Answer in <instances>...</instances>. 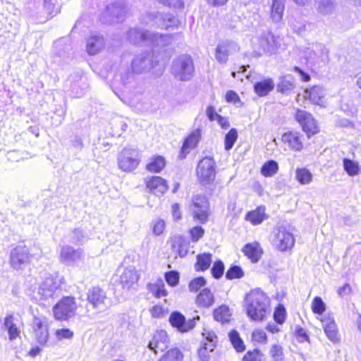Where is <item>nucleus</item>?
<instances>
[{"mask_svg": "<svg viewBox=\"0 0 361 361\" xmlns=\"http://www.w3.org/2000/svg\"><path fill=\"white\" fill-rule=\"evenodd\" d=\"M244 307L252 320L260 322L266 318L269 312V300L264 292L255 289L246 294Z\"/></svg>", "mask_w": 361, "mask_h": 361, "instance_id": "1", "label": "nucleus"}, {"mask_svg": "<svg viewBox=\"0 0 361 361\" xmlns=\"http://www.w3.org/2000/svg\"><path fill=\"white\" fill-rule=\"evenodd\" d=\"M140 151L133 147H123L117 157L118 169L126 173H130L137 169L141 163Z\"/></svg>", "mask_w": 361, "mask_h": 361, "instance_id": "2", "label": "nucleus"}, {"mask_svg": "<svg viewBox=\"0 0 361 361\" xmlns=\"http://www.w3.org/2000/svg\"><path fill=\"white\" fill-rule=\"evenodd\" d=\"M195 67L192 57L183 54L173 59L171 73L173 77L180 81H188L194 75Z\"/></svg>", "mask_w": 361, "mask_h": 361, "instance_id": "3", "label": "nucleus"}, {"mask_svg": "<svg viewBox=\"0 0 361 361\" xmlns=\"http://www.w3.org/2000/svg\"><path fill=\"white\" fill-rule=\"evenodd\" d=\"M77 309L76 298L74 296H63L52 307L53 317L56 321H68L75 316Z\"/></svg>", "mask_w": 361, "mask_h": 361, "instance_id": "4", "label": "nucleus"}, {"mask_svg": "<svg viewBox=\"0 0 361 361\" xmlns=\"http://www.w3.org/2000/svg\"><path fill=\"white\" fill-rule=\"evenodd\" d=\"M64 279L59 274H49L44 279L38 287L37 294L41 301L53 298L55 292L64 283Z\"/></svg>", "mask_w": 361, "mask_h": 361, "instance_id": "5", "label": "nucleus"}, {"mask_svg": "<svg viewBox=\"0 0 361 361\" xmlns=\"http://www.w3.org/2000/svg\"><path fill=\"white\" fill-rule=\"evenodd\" d=\"M32 257L30 247L24 242H20L11 252L9 257L10 266L13 269L19 270L30 263Z\"/></svg>", "mask_w": 361, "mask_h": 361, "instance_id": "6", "label": "nucleus"}, {"mask_svg": "<svg viewBox=\"0 0 361 361\" xmlns=\"http://www.w3.org/2000/svg\"><path fill=\"white\" fill-rule=\"evenodd\" d=\"M197 179L202 185L213 182L216 176V162L212 157H205L198 163L197 169Z\"/></svg>", "mask_w": 361, "mask_h": 361, "instance_id": "7", "label": "nucleus"}, {"mask_svg": "<svg viewBox=\"0 0 361 361\" xmlns=\"http://www.w3.org/2000/svg\"><path fill=\"white\" fill-rule=\"evenodd\" d=\"M190 209L194 219L201 224L207 221L209 214V203L206 197L202 195L195 196Z\"/></svg>", "mask_w": 361, "mask_h": 361, "instance_id": "8", "label": "nucleus"}, {"mask_svg": "<svg viewBox=\"0 0 361 361\" xmlns=\"http://www.w3.org/2000/svg\"><path fill=\"white\" fill-rule=\"evenodd\" d=\"M118 283L123 289L134 288L140 279V274L134 266L128 265L117 271Z\"/></svg>", "mask_w": 361, "mask_h": 361, "instance_id": "9", "label": "nucleus"}, {"mask_svg": "<svg viewBox=\"0 0 361 361\" xmlns=\"http://www.w3.org/2000/svg\"><path fill=\"white\" fill-rule=\"evenodd\" d=\"M272 243L279 250L286 251L293 247L295 238L286 228L278 227L274 231Z\"/></svg>", "mask_w": 361, "mask_h": 361, "instance_id": "10", "label": "nucleus"}, {"mask_svg": "<svg viewBox=\"0 0 361 361\" xmlns=\"http://www.w3.org/2000/svg\"><path fill=\"white\" fill-rule=\"evenodd\" d=\"M32 329L36 341L41 345H45L49 338L47 319L34 317Z\"/></svg>", "mask_w": 361, "mask_h": 361, "instance_id": "11", "label": "nucleus"}, {"mask_svg": "<svg viewBox=\"0 0 361 361\" xmlns=\"http://www.w3.org/2000/svg\"><path fill=\"white\" fill-rule=\"evenodd\" d=\"M295 118L308 137L314 135L318 132V127L316 121L309 112L301 109H297Z\"/></svg>", "mask_w": 361, "mask_h": 361, "instance_id": "12", "label": "nucleus"}, {"mask_svg": "<svg viewBox=\"0 0 361 361\" xmlns=\"http://www.w3.org/2000/svg\"><path fill=\"white\" fill-rule=\"evenodd\" d=\"M239 51V47L233 41L225 40L216 48V59L221 63H226L228 56Z\"/></svg>", "mask_w": 361, "mask_h": 361, "instance_id": "13", "label": "nucleus"}, {"mask_svg": "<svg viewBox=\"0 0 361 361\" xmlns=\"http://www.w3.org/2000/svg\"><path fill=\"white\" fill-rule=\"evenodd\" d=\"M195 319H200L197 316L195 318L185 319V317L178 312L171 313L169 317V322L172 326L176 328L178 331L184 333L192 329L195 326Z\"/></svg>", "mask_w": 361, "mask_h": 361, "instance_id": "14", "label": "nucleus"}, {"mask_svg": "<svg viewBox=\"0 0 361 361\" xmlns=\"http://www.w3.org/2000/svg\"><path fill=\"white\" fill-rule=\"evenodd\" d=\"M307 60L316 64L320 62H326L329 60V51L322 44H317L313 49H308L305 52Z\"/></svg>", "mask_w": 361, "mask_h": 361, "instance_id": "15", "label": "nucleus"}, {"mask_svg": "<svg viewBox=\"0 0 361 361\" xmlns=\"http://www.w3.org/2000/svg\"><path fill=\"white\" fill-rule=\"evenodd\" d=\"M202 335L205 337L207 342L198 350V355L202 361H209L210 359L209 352L214 350L217 342V337L213 331H204Z\"/></svg>", "mask_w": 361, "mask_h": 361, "instance_id": "16", "label": "nucleus"}, {"mask_svg": "<svg viewBox=\"0 0 361 361\" xmlns=\"http://www.w3.org/2000/svg\"><path fill=\"white\" fill-rule=\"evenodd\" d=\"M106 300V292L99 286L90 288L87 293V300L93 308H98L105 304Z\"/></svg>", "mask_w": 361, "mask_h": 361, "instance_id": "17", "label": "nucleus"}, {"mask_svg": "<svg viewBox=\"0 0 361 361\" xmlns=\"http://www.w3.org/2000/svg\"><path fill=\"white\" fill-rule=\"evenodd\" d=\"M259 44L263 51L267 54L274 53L279 47L277 38L271 32L262 35L259 39Z\"/></svg>", "mask_w": 361, "mask_h": 361, "instance_id": "18", "label": "nucleus"}, {"mask_svg": "<svg viewBox=\"0 0 361 361\" xmlns=\"http://www.w3.org/2000/svg\"><path fill=\"white\" fill-rule=\"evenodd\" d=\"M336 6L335 0H314V8L322 16L334 14Z\"/></svg>", "mask_w": 361, "mask_h": 361, "instance_id": "19", "label": "nucleus"}, {"mask_svg": "<svg viewBox=\"0 0 361 361\" xmlns=\"http://www.w3.org/2000/svg\"><path fill=\"white\" fill-rule=\"evenodd\" d=\"M4 326L7 330L10 341H14L20 337V331L15 323L13 314H8L4 317Z\"/></svg>", "mask_w": 361, "mask_h": 361, "instance_id": "20", "label": "nucleus"}, {"mask_svg": "<svg viewBox=\"0 0 361 361\" xmlns=\"http://www.w3.org/2000/svg\"><path fill=\"white\" fill-rule=\"evenodd\" d=\"M61 8L57 0H44L42 13L45 21L52 19L60 13Z\"/></svg>", "mask_w": 361, "mask_h": 361, "instance_id": "21", "label": "nucleus"}, {"mask_svg": "<svg viewBox=\"0 0 361 361\" xmlns=\"http://www.w3.org/2000/svg\"><path fill=\"white\" fill-rule=\"evenodd\" d=\"M243 252L252 263L257 262L263 253L262 249L257 242L246 244L243 248Z\"/></svg>", "mask_w": 361, "mask_h": 361, "instance_id": "22", "label": "nucleus"}, {"mask_svg": "<svg viewBox=\"0 0 361 361\" xmlns=\"http://www.w3.org/2000/svg\"><path fill=\"white\" fill-rule=\"evenodd\" d=\"M282 141L285 144H288L291 149L295 151H300L302 148L301 136H300L299 133H286L282 136Z\"/></svg>", "mask_w": 361, "mask_h": 361, "instance_id": "23", "label": "nucleus"}, {"mask_svg": "<svg viewBox=\"0 0 361 361\" xmlns=\"http://www.w3.org/2000/svg\"><path fill=\"white\" fill-rule=\"evenodd\" d=\"M274 88V83L272 79L267 78L262 81L257 82L254 85L255 92L259 97L267 95Z\"/></svg>", "mask_w": 361, "mask_h": 361, "instance_id": "24", "label": "nucleus"}, {"mask_svg": "<svg viewBox=\"0 0 361 361\" xmlns=\"http://www.w3.org/2000/svg\"><path fill=\"white\" fill-rule=\"evenodd\" d=\"M324 97V91L322 87L318 85L313 86L305 91V97L314 104H319Z\"/></svg>", "mask_w": 361, "mask_h": 361, "instance_id": "25", "label": "nucleus"}, {"mask_svg": "<svg viewBox=\"0 0 361 361\" xmlns=\"http://www.w3.org/2000/svg\"><path fill=\"white\" fill-rule=\"evenodd\" d=\"M196 303L198 306L209 307L214 303L213 293L208 288L203 289L197 296Z\"/></svg>", "mask_w": 361, "mask_h": 361, "instance_id": "26", "label": "nucleus"}, {"mask_svg": "<svg viewBox=\"0 0 361 361\" xmlns=\"http://www.w3.org/2000/svg\"><path fill=\"white\" fill-rule=\"evenodd\" d=\"M267 217L265 207L259 206L255 210L248 212L245 219L253 225H257L261 224Z\"/></svg>", "mask_w": 361, "mask_h": 361, "instance_id": "27", "label": "nucleus"}, {"mask_svg": "<svg viewBox=\"0 0 361 361\" xmlns=\"http://www.w3.org/2000/svg\"><path fill=\"white\" fill-rule=\"evenodd\" d=\"M284 11V1L274 0L271 6V17L273 21L279 22L283 17Z\"/></svg>", "mask_w": 361, "mask_h": 361, "instance_id": "28", "label": "nucleus"}, {"mask_svg": "<svg viewBox=\"0 0 361 361\" xmlns=\"http://www.w3.org/2000/svg\"><path fill=\"white\" fill-rule=\"evenodd\" d=\"M214 318L221 323L228 322L231 317V313L228 306L221 305L214 311Z\"/></svg>", "mask_w": 361, "mask_h": 361, "instance_id": "29", "label": "nucleus"}, {"mask_svg": "<svg viewBox=\"0 0 361 361\" xmlns=\"http://www.w3.org/2000/svg\"><path fill=\"white\" fill-rule=\"evenodd\" d=\"M183 353L177 348H171L167 350L161 357L159 358V361H182Z\"/></svg>", "mask_w": 361, "mask_h": 361, "instance_id": "30", "label": "nucleus"}, {"mask_svg": "<svg viewBox=\"0 0 361 361\" xmlns=\"http://www.w3.org/2000/svg\"><path fill=\"white\" fill-rule=\"evenodd\" d=\"M200 130H195L185 140L182 149H192L196 147L200 139Z\"/></svg>", "mask_w": 361, "mask_h": 361, "instance_id": "31", "label": "nucleus"}, {"mask_svg": "<svg viewBox=\"0 0 361 361\" xmlns=\"http://www.w3.org/2000/svg\"><path fill=\"white\" fill-rule=\"evenodd\" d=\"M295 178L302 185L310 184L312 180V174L306 168L297 169Z\"/></svg>", "mask_w": 361, "mask_h": 361, "instance_id": "32", "label": "nucleus"}, {"mask_svg": "<svg viewBox=\"0 0 361 361\" xmlns=\"http://www.w3.org/2000/svg\"><path fill=\"white\" fill-rule=\"evenodd\" d=\"M343 162L344 170L349 176H354L360 173L361 168L357 162L346 158Z\"/></svg>", "mask_w": 361, "mask_h": 361, "instance_id": "33", "label": "nucleus"}, {"mask_svg": "<svg viewBox=\"0 0 361 361\" xmlns=\"http://www.w3.org/2000/svg\"><path fill=\"white\" fill-rule=\"evenodd\" d=\"M212 262V255L209 253H204L199 255L197 257V262L195 267L197 270L204 271L207 269Z\"/></svg>", "mask_w": 361, "mask_h": 361, "instance_id": "34", "label": "nucleus"}, {"mask_svg": "<svg viewBox=\"0 0 361 361\" xmlns=\"http://www.w3.org/2000/svg\"><path fill=\"white\" fill-rule=\"evenodd\" d=\"M279 171L278 163L274 160L267 161L261 169V173L266 177L275 175Z\"/></svg>", "mask_w": 361, "mask_h": 361, "instance_id": "35", "label": "nucleus"}, {"mask_svg": "<svg viewBox=\"0 0 361 361\" xmlns=\"http://www.w3.org/2000/svg\"><path fill=\"white\" fill-rule=\"evenodd\" d=\"M228 336L233 348L237 352H243L245 350V345L237 331H231Z\"/></svg>", "mask_w": 361, "mask_h": 361, "instance_id": "36", "label": "nucleus"}, {"mask_svg": "<svg viewBox=\"0 0 361 361\" xmlns=\"http://www.w3.org/2000/svg\"><path fill=\"white\" fill-rule=\"evenodd\" d=\"M178 20L172 14H166L162 17L161 20H159V27L166 30L173 27L178 25Z\"/></svg>", "mask_w": 361, "mask_h": 361, "instance_id": "37", "label": "nucleus"}, {"mask_svg": "<svg viewBox=\"0 0 361 361\" xmlns=\"http://www.w3.org/2000/svg\"><path fill=\"white\" fill-rule=\"evenodd\" d=\"M238 138L236 129L232 128L225 136V149L230 150L234 145Z\"/></svg>", "mask_w": 361, "mask_h": 361, "instance_id": "38", "label": "nucleus"}, {"mask_svg": "<svg viewBox=\"0 0 361 361\" xmlns=\"http://www.w3.org/2000/svg\"><path fill=\"white\" fill-rule=\"evenodd\" d=\"M77 257V252L71 247H63L61 251L60 258L63 262L73 260Z\"/></svg>", "mask_w": 361, "mask_h": 361, "instance_id": "39", "label": "nucleus"}, {"mask_svg": "<svg viewBox=\"0 0 361 361\" xmlns=\"http://www.w3.org/2000/svg\"><path fill=\"white\" fill-rule=\"evenodd\" d=\"M312 310L315 314H322L326 310V305L320 297H315L312 302Z\"/></svg>", "mask_w": 361, "mask_h": 361, "instance_id": "40", "label": "nucleus"}, {"mask_svg": "<svg viewBox=\"0 0 361 361\" xmlns=\"http://www.w3.org/2000/svg\"><path fill=\"white\" fill-rule=\"evenodd\" d=\"M101 38L99 37H92L87 42V51L90 54H95L99 51V43Z\"/></svg>", "mask_w": 361, "mask_h": 361, "instance_id": "41", "label": "nucleus"}, {"mask_svg": "<svg viewBox=\"0 0 361 361\" xmlns=\"http://www.w3.org/2000/svg\"><path fill=\"white\" fill-rule=\"evenodd\" d=\"M324 329L326 336L330 341L336 343L339 340L338 329L336 324L331 326L324 327Z\"/></svg>", "mask_w": 361, "mask_h": 361, "instance_id": "42", "label": "nucleus"}, {"mask_svg": "<svg viewBox=\"0 0 361 361\" xmlns=\"http://www.w3.org/2000/svg\"><path fill=\"white\" fill-rule=\"evenodd\" d=\"M262 353L258 349L247 351L243 357V361H262Z\"/></svg>", "mask_w": 361, "mask_h": 361, "instance_id": "43", "label": "nucleus"}, {"mask_svg": "<svg viewBox=\"0 0 361 361\" xmlns=\"http://www.w3.org/2000/svg\"><path fill=\"white\" fill-rule=\"evenodd\" d=\"M269 354L274 361H282L283 360V348L279 345H273Z\"/></svg>", "mask_w": 361, "mask_h": 361, "instance_id": "44", "label": "nucleus"}, {"mask_svg": "<svg viewBox=\"0 0 361 361\" xmlns=\"http://www.w3.org/2000/svg\"><path fill=\"white\" fill-rule=\"evenodd\" d=\"M243 276V271L238 266H232L226 273L228 279H240Z\"/></svg>", "mask_w": 361, "mask_h": 361, "instance_id": "45", "label": "nucleus"}, {"mask_svg": "<svg viewBox=\"0 0 361 361\" xmlns=\"http://www.w3.org/2000/svg\"><path fill=\"white\" fill-rule=\"evenodd\" d=\"M206 284V280L203 277H197L192 280L189 283L190 291L196 292Z\"/></svg>", "mask_w": 361, "mask_h": 361, "instance_id": "46", "label": "nucleus"}, {"mask_svg": "<svg viewBox=\"0 0 361 361\" xmlns=\"http://www.w3.org/2000/svg\"><path fill=\"white\" fill-rule=\"evenodd\" d=\"M55 335L59 340L71 339L73 337L74 333L68 328H61L56 330Z\"/></svg>", "mask_w": 361, "mask_h": 361, "instance_id": "47", "label": "nucleus"}, {"mask_svg": "<svg viewBox=\"0 0 361 361\" xmlns=\"http://www.w3.org/2000/svg\"><path fill=\"white\" fill-rule=\"evenodd\" d=\"M224 271V265L221 261L215 262L212 268V274L216 279H219L222 276Z\"/></svg>", "mask_w": 361, "mask_h": 361, "instance_id": "48", "label": "nucleus"}, {"mask_svg": "<svg viewBox=\"0 0 361 361\" xmlns=\"http://www.w3.org/2000/svg\"><path fill=\"white\" fill-rule=\"evenodd\" d=\"M274 318L275 322L279 324H281L285 322L286 310L283 306L279 305L276 308L274 313Z\"/></svg>", "mask_w": 361, "mask_h": 361, "instance_id": "49", "label": "nucleus"}, {"mask_svg": "<svg viewBox=\"0 0 361 361\" xmlns=\"http://www.w3.org/2000/svg\"><path fill=\"white\" fill-rule=\"evenodd\" d=\"M165 279L171 286H176L179 281V274L174 271H168L165 274Z\"/></svg>", "mask_w": 361, "mask_h": 361, "instance_id": "50", "label": "nucleus"}, {"mask_svg": "<svg viewBox=\"0 0 361 361\" xmlns=\"http://www.w3.org/2000/svg\"><path fill=\"white\" fill-rule=\"evenodd\" d=\"M294 87L293 82L286 78H283L278 85V90L282 93H286L293 90Z\"/></svg>", "mask_w": 361, "mask_h": 361, "instance_id": "51", "label": "nucleus"}, {"mask_svg": "<svg viewBox=\"0 0 361 361\" xmlns=\"http://www.w3.org/2000/svg\"><path fill=\"white\" fill-rule=\"evenodd\" d=\"M164 5L175 9L183 8L184 2L183 0H159Z\"/></svg>", "mask_w": 361, "mask_h": 361, "instance_id": "52", "label": "nucleus"}, {"mask_svg": "<svg viewBox=\"0 0 361 361\" xmlns=\"http://www.w3.org/2000/svg\"><path fill=\"white\" fill-rule=\"evenodd\" d=\"M252 339L258 343H267V338L266 333L261 329L255 330L252 333Z\"/></svg>", "mask_w": 361, "mask_h": 361, "instance_id": "53", "label": "nucleus"}, {"mask_svg": "<svg viewBox=\"0 0 361 361\" xmlns=\"http://www.w3.org/2000/svg\"><path fill=\"white\" fill-rule=\"evenodd\" d=\"M170 339L165 331L161 330L159 331V349L161 350H166L168 348V343H169Z\"/></svg>", "mask_w": 361, "mask_h": 361, "instance_id": "54", "label": "nucleus"}, {"mask_svg": "<svg viewBox=\"0 0 361 361\" xmlns=\"http://www.w3.org/2000/svg\"><path fill=\"white\" fill-rule=\"evenodd\" d=\"M145 185L149 191H153L158 187V176H149L145 179Z\"/></svg>", "mask_w": 361, "mask_h": 361, "instance_id": "55", "label": "nucleus"}, {"mask_svg": "<svg viewBox=\"0 0 361 361\" xmlns=\"http://www.w3.org/2000/svg\"><path fill=\"white\" fill-rule=\"evenodd\" d=\"M145 169L150 173L158 172V156L153 157L149 162L146 164Z\"/></svg>", "mask_w": 361, "mask_h": 361, "instance_id": "56", "label": "nucleus"}, {"mask_svg": "<svg viewBox=\"0 0 361 361\" xmlns=\"http://www.w3.org/2000/svg\"><path fill=\"white\" fill-rule=\"evenodd\" d=\"M204 231L200 226H195L190 230V235L192 241L196 242L204 235Z\"/></svg>", "mask_w": 361, "mask_h": 361, "instance_id": "57", "label": "nucleus"}, {"mask_svg": "<svg viewBox=\"0 0 361 361\" xmlns=\"http://www.w3.org/2000/svg\"><path fill=\"white\" fill-rule=\"evenodd\" d=\"M173 39V36L171 35H164V34H160L159 35V46L161 44H163V46H168L169 45Z\"/></svg>", "mask_w": 361, "mask_h": 361, "instance_id": "58", "label": "nucleus"}, {"mask_svg": "<svg viewBox=\"0 0 361 361\" xmlns=\"http://www.w3.org/2000/svg\"><path fill=\"white\" fill-rule=\"evenodd\" d=\"M226 101L228 102L236 103L239 101L238 95L233 91L229 90L226 94Z\"/></svg>", "mask_w": 361, "mask_h": 361, "instance_id": "59", "label": "nucleus"}, {"mask_svg": "<svg viewBox=\"0 0 361 361\" xmlns=\"http://www.w3.org/2000/svg\"><path fill=\"white\" fill-rule=\"evenodd\" d=\"M172 213L175 220H179L181 218V212L178 204H174L172 205Z\"/></svg>", "mask_w": 361, "mask_h": 361, "instance_id": "60", "label": "nucleus"}, {"mask_svg": "<svg viewBox=\"0 0 361 361\" xmlns=\"http://www.w3.org/2000/svg\"><path fill=\"white\" fill-rule=\"evenodd\" d=\"M296 334L300 338V341L303 342L305 341H308L309 336L306 334L305 329L301 327H298L296 329Z\"/></svg>", "mask_w": 361, "mask_h": 361, "instance_id": "61", "label": "nucleus"}, {"mask_svg": "<svg viewBox=\"0 0 361 361\" xmlns=\"http://www.w3.org/2000/svg\"><path fill=\"white\" fill-rule=\"evenodd\" d=\"M350 286L349 284L348 283H345L344 286H343L342 287L339 288L338 289V294L339 295V296L341 297H343L344 295L348 294L350 291Z\"/></svg>", "mask_w": 361, "mask_h": 361, "instance_id": "62", "label": "nucleus"}, {"mask_svg": "<svg viewBox=\"0 0 361 361\" xmlns=\"http://www.w3.org/2000/svg\"><path fill=\"white\" fill-rule=\"evenodd\" d=\"M294 71L298 73L300 76L303 81L307 82L310 80V75L305 73L302 69H300L299 67L295 66L294 67Z\"/></svg>", "mask_w": 361, "mask_h": 361, "instance_id": "63", "label": "nucleus"}, {"mask_svg": "<svg viewBox=\"0 0 361 361\" xmlns=\"http://www.w3.org/2000/svg\"><path fill=\"white\" fill-rule=\"evenodd\" d=\"M207 115L211 121L216 119L218 116H219L217 113H216L214 109L212 106L207 107Z\"/></svg>", "mask_w": 361, "mask_h": 361, "instance_id": "64", "label": "nucleus"}]
</instances>
